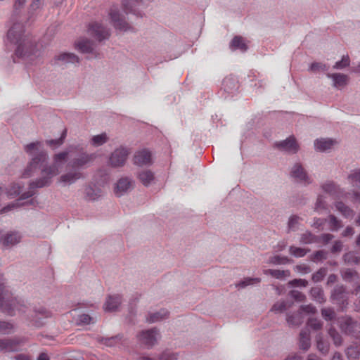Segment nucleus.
Returning <instances> with one entry per match:
<instances>
[{
  "mask_svg": "<svg viewBox=\"0 0 360 360\" xmlns=\"http://www.w3.org/2000/svg\"><path fill=\"white\" fill-rule=\"evenodd\" d=\"M222 88L229 94H233L239 88L238 82L232 77H227L222 82Z\"/></svg>",
  "mask_w": 360,
  "mask_h": 360,
  "instance_id": "20",
  "label": "nucleus"
},
{
  "mask_svg": "<svg viewBox=\"0 0 360 360\" xmlns=\"http://www.w3.org/2000/svg\"><path fill=\"white\" fill-rule=\"evenodd\" d=\"M337 323L341 331L346 335L354 337L359 332V324L357 321L353 319L349 316L338 318L337 319Z\"/></svg>",
  "mask_w": 360,
  "mask_h": 360,
  "instance_id": "5",
  "label": "nucleus"
},
{
  "mask_svg": "<svg viewBox=\"0 0 360 360\" xmlns=\"http://www.w3.org/2000/svg\"><path fill=\"white\" fill-rule=\"evenodd\" d=\"M159 335L157 328H151L142 330L137 335V338L141 345L147 348H150L157 343V337Z\"/></svg>",
  "mask_w": 360,
  "mask_h": 360,
  "instance_id": "8",
  "label": "nucleus"
},
{
  "mask_svg": "<svg viewBox=\"0 0 360 360\" xmlns=\"http://www.w3.org/2000/svg\"><path fill=\"white\" fill-rule=\"evenodd\" d=\"M341 275L346 282L358 283L359 280L358 273L353 269L347 268L341 270Z\"/></svg>",
  "mask_w": 360,
  "mask_h": 360,
  "instance_id": "27",
  "label": "nucleus"
},
{
  "mask_svg": "<svg viewBox=\"0 0 360 360\" xmlns=\"http://www.w3.org/2000/svg\"><path fill=\"white\" fill-rule=\"evenodd\" d=\"M229 49L232 51L239 50L242 53H245L248 49V46L245 42V39L239 35L235 36L229 44Z\"/></svg>",
  "mask_w": 360,
  "mask_h": 360,
  "instance_id": "18",
  "label": "nucleus"
},
{
  "mask_svg": "<svg viewBox=\"0 0 360 360\" xmlns=\"http://www.w3.org/2000/svg\"><path fill=\"white\" fill-rule=\"evenodd\" d=\"M321 189L326 193L339 198L345 195V191L333 181H327L321 186Z\"/></svg>",
  "mask_w": 360,
  "mask_h": 360,
  "instance_id": "15",
  "label": "nucleus"
},
{
  "mask_svg": "<svg viewBox=\"0 0 360 360\" xmlns=\"http://www.w3.org/2000/svg\"><path fill=\"white\" fill-rule=\"evenodd\" d=\"M0 305L1 310L10 316H13L15 311H24L23 305L20 304L15 297H13L10 290L5 285L3 276L0 274Z\"/></svg>",
  "mask_w": 360,
  "mask_h": 360,
  "instance_id": "4",
  "label": "nucleus"
},
{
  "mask_svg": "<svg viewBox=\"0 0 360 360\" xmlns=\"http://www.w3.org/2000/svg\"><path fill=\"white\" fill-rule=\"evenodd\" d=\"M329 224L332 231H336L342 226L341 220L338 219L335 215L330 214Z\"/></svg>",
  "mask_w": 360,
  "mask_h": 360,
  "instance_id": "49",
  "label": "nucleus"
},
{
  "mask_svg": "<svg viewBox=\"0 0 360 360\" xmlns=\"http://www.w3.org/2000/svg\"><path fill=\"white\" fill-rule=\"evenodd\" d=\"M326 209L327 202L325 200V197L323 195L319 194L316 198L314 210L316 212H320L322 210H326Z\"/></svg>",
  "mask_w": 360,
  "mask_h": 360,
  "instance_id": "48",
  "label": "nucleus"
},
{
  "mask_svg": "<svg viewBox=\"0 0 360 360\" xmlns=\"http://www.w3.org/2000/svg\"><path fill=\"white\" fill-rule=\"evenodd\" d=\"M40 141L32 142L24 147L25 151L32 157L30 163L22 174L23 177L31 176L37 170L41 169L42 176L30 183V188H39L49 186L53 176L59 174V167L67 160L69 150H65L53 156V163L48 165L49 155L47 152L41 149Z\"/></svg>",
  "mask_w": 360,
  "mask_h": 360,
  "instance_id": "1",
  "label": "nucleus"
},
{
  "mask_svg": "<svg viewBox=\"0 0 360 360\" xmlns=\"http://www.w3.org/2000/svg\"><path fill=\"white\" fill-rule=\"evenodd\" d=\"M328 77L333 81V86L337 89H342L347 85L349 77L342 73L328 74Z\"/></svg>",
  "mask_w": 360,
  "mask_h": 360,
  "instance_id": "19",
  "label": "nucleus"
},
{
  "mask_svg": "<svg viewBox=\"0 0 360 360\" xmlns=\"http://www.w3.org/2000/svg\"><path fill=\"white\" fill-rule=\"evenodd\" d=\"M88 33L99 41L108 39L110 37L109 30L96 22L89 24Z\"/></svg>",
  "mask_w": 360,
  "mask_h": 360,
  "instance_id": "10",
  "label": "nucleus"
},
{
  "mask_svg": "<svg viewBox=\"0 0 360 360\" xmlns=\"http://www.w3.org/2000/svg\"><path fill=\"white\" fill-rule=\"evenodd\" d=\"M335 143L331 139H317L314 141V148L317 151L326 152L332 148Z\"/></svg>",
  "mask_w": 360,
  "mask_h": 360,
  "instance_id": "22",
  "label": "nucleus"
},
{
  "mask_svg": "<svg viewBox=\"0 0 360 360\" xmlns=\"http://www.w3.org/2000/svg\"><path fill=\"white\" fill-rule=\"evenodd\" d=\"M350 64V60L348 55L343 56L341 60L337 61L333 68H348Z\"/></svg>",
  "mask_w": 360,
  "mask_h": 360,
  "instance_id": "59",
  "label": "nucleus"
},
{
  "mask_svg": "<svg viewBox=\"0 0 360 360\" xmlns=\"http://www.w3.org/2000/svg\"><path fill=\"white\" fill-rule=\"evenodd\" d=\"M22 239V235L17 231L0 232V243L5 248H11L18 244Z\"/></svg>",
  "mask_w": 360,
  "mask_h": 360,
  "instance_id": "11",
  "label": "nucleus"
},
{
  "mask_svg": "<svg viewBox=\"0 0 360 360\" xmlns=\"http://www.w3.org/2000/svg\"><path fill=\"white\" fill-rule=\"evenodd\" d=\"M266 274H269L272 277L277 279H282L288 277L290 275L289 270H279V269H267L265 271Z\"/></svg>",
  "mask_w": 360,
  "mask_h": 360,
  "instance_id": "39",
  "label": "nucleus"
},
{
  "mask_svg": "<svg viewBox=\"0 0 360 360\" xmlns=\"http://www.w3.org/2000/svg\"><path fill=\"white\" fill-rule=\"evenodd\" d=\"M300 348L303 350H308L311 346L310 333L308 328L301 330L300 333Z\"/></svg>",
  "mask_w": 360,
  "mask_h": 360,
  "instance_id": "28",
  "label": "nucleus"
},
{
  "mask_svg": "<svg viewBox=\"0 0 360 360\" xmlns=\"http://www.w3.org/2000/svg\"><path fill=\"white\" fill-rule=\"evenodd\" d=\"M34 199H32V200H30L29 201H27L25 202H23V203L17 202L15 201V202L8 204V205L4 207L0 210V212L1 213H6V212L11 211V210H13L14 207L22 206V205H32V204H34Z\"/></svg>",
  "mask_w": 360,
  "mask_h": 360,
  "instance_id": "45",
  "label": "nucleus"
},
{
  "mask_svg": "<svg viewBox=\"0 0 360 360\" xmlns=\"http://www.w3.org/2000/svg\"><path fill=\"white\" fill-rule=\"evenodd\" d=\"M327 274V269L321 268L316 272L312 274V280L315 283L321 281Z\"/></svg>",
  "mask_w": 360,
  "mask_h": 360,
  "instance_id": "52",
  "label": "nucleus"
},
{
  "mask_svg": "<svg viewBox=\"0 0 360 360\" xmlns=\"http://www.w3.org/2000/svg\"><path fill=\"white\" fill-rule=\"evenodd\" d=\"M22 186L18 184L13 183L10 185V186L7 188V195L10 198H14L20 195L21 192Z\"/></svg>",
  "mask_w": 360,
  "mask_h": 360,
  "instance_id": "44",
  "label": "nucleus"
},
{
  "mask_svg": "<svg viewBox=\"0 0 360 360\" xmlns=\"http://www.w3.org/2000/svg\"><path fill=\"white\" fill-rule=\"evenodd\" d=\"M274 146L279 150L288 154H295L300 150V146L295 138L292 136H289L285 140L276 142Z\"/></svg>",
  "mask_w": 360,
  "mask_h": 360,
  "instance_id": "9",
  "label": "nucleus"
},
{
  "mask_svg": "<svg viewBox=\"0 0 360 360\" xmlns=\"http://www.w3.org/2000/svg\"><path fill=\"white\" fill-rule=\"evenodd\" d=\"M321 315L326 321H333L336 318V314L332 308H323Z\"/></svg>",
  "mask_w": 360,
  "mask_h": 360,
  "instance_id": "51",
  "label": "nucleus"
},
{
  "mask_svg": "<svg viewBox=\"0 0 360 360\" xmlns=\"http://www.w3.org/2000/svg\"><path fill=\"white\" fill-rule=\"evenodd\" d=\"M343 260L348 264H358L360 263V254L355 252H349L343 255Z\"/></svg>",
  "mask_w": 360,
  "mask_h": 360,
  "instance_id": "38",
  "label": "nucleus"
},
{
  "mask_svg": "<svg viewBox=\"0 0 360 360\" xmlns=\"http://www.w3.org/2000/svg\"><path fill=\"white\" fill-rule=\"evenodd\" d=\"M319 242V237L310 231H306L300 236V243L302 245L311 244Z\"/></svg>",
  "mask_w": 360,
  "mask_h": 360,
  "instance_id": "37",
  "label": "nucleus"
},
{
  "mask_svg": "<svg viewBox=\"0 0 360 360\" xmlns=\"http://www.w3.org/2000/svg\"><path fill=\"white\" fill-rule=\"evenodd\" d=\"M151 153L143 149L136 153L134 157V163L139 167L150 165L152 164Z\"/></svg>",
  "mask_w": 360,
  "mask_h": 360,
  "instance_id": "16",
  "label": "nucleus"
},
{
  "mask_svg": "<svg viewBox=\"0 0 360 360\" xmlns=\"http://www.w3.org/2000/svg\"><path fill=\"white\" fill-rule=\"evenodd\" d=\"M343 244L340 240H335L333 245L330 252L333 254L339 253L342 250Z\"/></svg>",
  "mask_w": 360,
  "mask_h": 360,
  "instance_id": "62",
  "label": "nucleus"
},
{
  "mask_svg": "<svg viewBox=\"0 0 360 360\" xmlns=\"http://www.w3.org/2000/svg\"><path fill=\"white\" fill-rule=\"evenodd\" d=\"M119 340H120V338L118 337V335H115L110 338H101L99 341L106 346L112 347Z\"/></svg>",
  "mask_w": 360,
  "mask_h": 360,
  "instance_id": "55",
  "label": "nucleus"
},
{
  "mask_svg": "<svg viewBox=\"0 0 360 360\" xmlns=\"http://www.w3.org/2000/svg\"><path fill=\"white\" fill-rule=\"evenodd\" d=\"M309 251V249L298 248L293 245H291L289 248L290 254L294 256L295 257H302L305 256L307 253Z\"/></svg>",
  "mask_w": 360,
  "mask_h": 360,
  "instance_id": "43",
  "label": "nucleus"
},
{
  "mask_svg": "<svg viewBox=\"0 0 360 360\" xmlns=\"http://www.w3.org/2000/svg\"><path fill=\"white\" fill-rule=\"evenodd\" d=\"M84 195L87 200L94 201L103 195V191L96 185H89L85 188Z\"/></svg>",
  "mask_w": 360,
  "mask_h": 360,
  "instance_id": "21",
  "label": "nucleus"
},
{
  "mask_svg": "<svg viewBox=\"0 0 360 360\" xmlns=\"http://www.w3.org/2000/svg\"><path fill=\"white\" fill-rule=\"evenodd\" d=\"M289 285L292 286H301L306 287L308 285V281L305 279L295 278L289 282Z\"/></svg>",
  "mask_w": 360,
  "mask_h": 360,
  "instance_id": "61",
  "label": "nucleus"
},
{
  "mask_svg": "<svg viewBox=\"0 0 360 360\" xmlns=\"http://www.w3.org/2000/svg\"><path fill=\"white\" fill-rule=\"evenodd\" d=\"M138 360H177V354L174 353H162L158 357L143 356L139 357Z\"/></svg>",
  "mask_w": 360,
  "mask_h": 360,
  "instance_id": "36",
  "label": "nucleus"
},
{
  "mask_svg": "<svg viewBox=\"0 0 360 360\" xmlns=\"http://www.w3.org/2000/svg\"><path fill=\"white\" fill-rule=\"evenodd\" d=\"M77 321L79 325H86L94 323V319L86 314L79 315Z\"/></svg>",
  "mask_w": 360,
  "mask_h": 360,
  "instance_id": "53",
  "label": "nucleus"
},
{
  "mask_svg": "<svg viewBox=\"0 0 360 360\" xmlns=\"http://www.w3.org/2000/svg\"><path fill=\"white\" fill-rule=\"evenodd\" d=\"M109 15L115 29L124 32L131 29L117 10L110 9Z\"/></svg>",
  "mask_w": 360,
  "mask_h": 360,
  "instance_id": "13",
  "label": "nucleus"
},
{
  "mask_svg": "<svg viewBox=\"0 0 360 360\" xmlns=\"http://www.w3.org/2000/svg\"><path fill=\"white\" fill-rule=\"evenodd\" d=\"M76 48L84 53H90L94 51V43L87 39H82L76 44Z\"/></svg>",
  "mask_w": 360,
  "mask_h": 360,
  "instance_id": "29",
  "label": "nucleus"
},
{
  "mask_svg": "<svg viewBox=\"0 0 360 360\" xmlns=\"http://www.w3.org/2000/svg\"><path fill=\"white\" fill-rule=\"evenodd\" d=\"M319 237V242L321 241L324 244H328L331 240L334 238V236L330 233H323Z\"/></svg>",
  "mask_w": 360,
  "mask_h": 360,
  "instance_id": "63",
  "label": "nucleus"
},
{
  "mask_svg": "<svg viewBox=\"0 0 360 360\" xmlns=\"http://www.w3.org/2000/svg\"><path fill=\"white\" fill-rule=\"evenodd\" d=\"M310 295L311 298L319 303H323L326 302L324 292L322 288L316 286L311 288L310 290Z\"/></svg>",
  "mask_w": 360,
  "mask_h": 360,
  "instance_id": "33",
  "label": "nucleus"
},
{
  "mask_svg": "<svg viewBox=\"0 0 360 360\" xmlns=\"http://www.w3.org/2000/svg\"><path fill=\"white\" fill-rule=\"evenodd\" d=\"M300 220L301 218L297 215L290 216L288 222V231H295Z\"/></svg>",
  "mask_w": 360,
  "mask_h": 360,
  "instance_id": "47",
  "label": "nucleus"
},
{
  "mask_svg": "<svg viewBox=\"0 0 360 360\" xmlns=\"http://www.w3.org/2000/svg\"><path fill=\"white\" fill-rule=\"evenodd\" d=\"M292 304V302L285 301L277 302L273 305L271 310L275 313H282L289 309Z\"/></svg>",
  "mask_w": 360,
  "mask_h": 360,
  "instance_id": "41",
  "label": "nucleus"
},
{
  "mask_svg": "<svg viewBox=\"0 0 360 360\" xmlns=\"http://www.w3.org/2000/svg\"><path fill=\"white\" fill-rule=\"evenodd\" d=\"M168 316L169 311L165 309H162L158 311L150 313L147 316L146 320L148 323H155L167 319Z\"/></svg>",
  "mask_w": 360,
  "mask_h": 360,
  "instance_id": "31",
  "label": "nucleus"
},
{
  "mask_svg": "<svg viewBox=\"0 0 360 360\" xmlns=\"http://www.w3.org/2000/svg\"><path fill=\"white\" fill-rule=\"evenodd\" d=\"M131 182L128 178H121L115 187V194L116 196L120 197L127 193L131 189Z\"/></svg>",
  "mask_w": 360,
  "mask_h": 360,
  "instance_id": "17",
  "label": "nucleus"
},
{
  "mask_svg": "<svg viewBox=\"0 0 360 360\" xmlns=\"http://www.w3.org/2000/svg\"><path fill=\"white\" fill-rule=\"evenodd\" d=\"M290 259L285 256L276 255L270 258V263L274 264H282L290 262Z\"/></svg>",
  "mask_w": 360,
  "mask_h": 360,
  "instance_id": "56",
  "label": "nucleus"
},
{
  "mask_svg": "<svg viewBox=\"0 0 360 360\" xmlns=\"http://www.w3.org/2000/svg\"><path fill=\"white\" fill-rule=\"evenodd\" d=\"M335 207L345 218L351 217L353 215V210L342 201H336Z\"/></svg>",
  "mask_w": 360,
  "mask_h": 360,
  "instance_id": "35",
  "label": "nucleus"
},
{
  "mask_svg": "<svg viewBox=\"0 0 360 360\" xmlns=\"http://www.w3.org/2000/svg\"><path fill=\"white\" fill-rule=\"evenodd\" d=\"M322 322L317 319H309L307 321V326L314 329V330H319L322 328Z\"/></svg>",
  "mask_w": 360,
  "mask_h": 360,
  "instance_id": "57",
  "label": "nucleus"
},
{
  "mask_svg": "<svg viewBox=\"0 0 360 360\" xmlns=\"http://www.w3.org/2000/svg\"><path fill=\"white\" fill-rule=\"evenodd\" d=\"M289 295L298 302H303L306 298V296L303 293L296 290L290 291Z\"/></svg>",
  "mask_w": 360,
  "mask_h": 360,
  "instance_id": "60",
  "label": "nucleus"
},
{
  "mask_svg": "<svg viewBox=\"0 0 360 360\" xmlns=\"http://www.w3.org/2000/svg\"><path fill=\"white\" fill-rule=\"evenodd\" d=\"M129 151L127 148L121 147L114 150L110 157V163L112 167H118L124 165Z\"/></svg>",
  "mask_w": 360,
  "mask_h": 360,
  "instance_id": "12",
  "label": "nucleus"
},
{
  "mask_svg": "<svg viewBox=\"0 0 360 360\" xmlns=\"http://www.w3.org/2000/svg\"><path fill=\"white\" fill-rule=\"evenodd\" d=\"M328 334L330 337L333 340V343L336 346H340L342 345V338L340 334L333 328L331 327L328 330Z\"/></svg>",
  "mask_w": 360,
  "mask_h": 360,
  "instance_id": "46",
  "label": "nucleus"
},
{
  "mask_svg": "<svg viewBox=\"0 0 360 360\" xmlns=\"http://www.w3.org/2000/svg\"><path fill=\"white\" fill-rule=\"evenodd\" d=\"M53 65L60 66L73 65L76 66L79 65V58L72 53H63L54 58Z\"/></svg>",
  "mask_w": 360,
  "mask_h": 360,
  "instance_id": "14",
  "label": "nucleus"
},
{
  "mask_svg": "<svg viewBox=\"0 0 360 360\" xmlns=\"http://www.w3.org/2000/svg\"><path fill=\"white\" fill-rule=\"evenodd\" d=\"M290 176L296 182L309 185L312 183V180L309 176L307 172L300 162H295L290 171Z\"/></svg>",
  "mask_w": 360,
  "mask_h": 360,
  "instance_id": "7",
  "label": "nucleus"
},
{
  "mask_svg": "<svg viewBox=\"0 0 360 360\" xmlns=\"http://www.w3.org/2000/svg\"><path fill=\"white\" fill-rule=\"evenodd\" d=\"M300 311H302V314L303 312H306L308 314H314L316 311V309L315 307H314L313 305L309 304L301 306Z\"/></svg>",
  "mask_w": 360,
  "mask_h": 360,
  "instance_id": "64",
  "label": "nucleus"
},
{
  "mask_svg": "<svg viewBox=\"0 0 360 360\" xmlns=\"http://www.w3.org/2000/svg\"><path fill=\"white\" fill-rule=\"evenodd\" d=\"M7 37L9 41L18 45L13 61L25 65H39V53L35 51L34 46L31 44L25 35L24 25L20 22H15L8 31Z\"/></svg>",
  "mask_w": 360,
  "mask_h": 360,
  "instance_id": "3",
  "label": "nucleus"
},
{
  "mask_svg": "<svg viewBox=\"0 0 360 360\" xmlns=\"http://www.w3.org/2000/svg\"><path fill=\"white\" fill-rule=\"evenodd\" d=\"M108 138L107 134L105 133H102L101 134L94 136L91 139V142L94 146L97 147L103 145L108 141Z\"/></svg>",
  "mask_w": 360,
  "mask_h": 360,
  "instance_id": "42",
  "label": "nucleus"
},
{
  "mask_svg": "<svg viewBox=\"0 0 360 360\" xmlns=\"http://www.w3.org/2000/svg\"><path fill=\"white\" fill-rule=\"evenodd\" d=\"M331 299L341 311H344L348 305V292L346 288L341 285H336L331 292Z\"/></svg>",
  "mask_w": 360,
  "mask_h": 360,
  "instance_id": "6",
  "label": "nucleus"
},
{
  "mask_svg": "<svg viewBox=\"0 0 360 360\" xmlns=\"http://www.w3.org/2000/svg\"><path fill=\"white\" fill-rule=\"evenodd\" d=\"M69 148L72 155L67 167L70 171L62 174L58 179V182L63 186L72 185L77 181L84 179V176L82 171L93 165L97 158L95 153H88L79 144L71 145Z\"/></svg>",
  "mask_w": 360,
  "mask_h": 360,
  "instance_id": "2",
  "label": "nucleus"
},
{
  "mask_svg": "<svg viewBox=\"0 0 360 360\" xmlns=\"http://www.w3.org/2000/svg\"><path fill=\"white\" fill-rule=\"evenodd\" d=\"M347 180L352 188L360 190V168L352 169L347 175Z\"/></svg>",
  "mask_w": 360,
  "mask_h": 360,
  "instance_id": "24",
  "label": "nucleus"
},
{
  "mask_svg": "<svg viewBox=\"0 0 360 360\" xmlns=\"http://www.w3.org/2000/svg\"><path fill=\"white\" fill-rule=\"evenodd\" d=\"M345 354L349 359H360V348L357 345V342H353L352 345L348 347L345 350Z\"/></svg>",
  "mask_w": 360,
  "mask_h": 360,
  "instance_id": "34",
  "label": "nucleus"
},
{
  "mask_svg": "<svg viewBox=\"0 0 360 360\" xmlns=\"http://www.w3.org/2000/svg\"><path fill=\"white\" fill-rule=\"evenodd\" d=\"M261 279L259 278H245L243 281H240L236 286L244 288L248 285L259 283Z\"/></svg>",
  "mask_w": 360,
  "mask_h": 360,
  "instance_id": "50",
  "label": "nucleus"
},
{
  "mask_svg": "<svg viewBox=\"0 0 360 360\" xmlns=\"http://www.w3.org/2000/svg\"><path fill=\"white\" fill-rule=\"evenodd\" d=\"M18 342L12 339L0 340V352H11L18 350Z\"/></svg>",
  "mask_w": 360,
  "mask_h": 360,
  "instance_id": "25",
  "label": "nucleus"
},
{
  "mask_svg": "<svg viewBox=\"0 0 360 360\" xmlns=\"http://www.w3.org/2000/svg\"><path fill=\"white\" fill-rule=\"evenodd\" d=\"M34 319H35V325L37 326H41L44 323L41 321L44 318L51 317V313L43 307L35 308Z\"/></svg>",
  "mask_w": 360,
  "mask_h": 360,
  "instance_id": "26",
  "label": "nucleus"
},
{
  "mask_svg": "<svg viewBox=\"0 0 360 360\" xmlns=\"http://www.w3.org/2000/svg\"><path fill=\"white\" fill-rule=\"evenodd\" d=\"M139 181L145 186H149L155 179L153 172L148 169L141 170L138 173Z\"/></svg>",
  "mask_w": 360,
  "mask_h": 360,
  "instance_id": "32",
  "label": "nucleus"
},
{
  "mask_svg": "<svg viewBox=\"0 0 360 360\" xmlns=\"http://www.w3.org/2000/svg\"><path fill=\"white\" fill-rule=\"evenodd\" d=\"M122 297L119 295H110L104 305L105 311H115L121 304Z\"/></svg>",
  "mask_w": 360,
  "mask_h": 360,
  "instance_id": "23",
  "label": "nucleus"
},
{
  "mask_svg": "<svg viewBox=\"0 0 360 360\" xmlns=\"http://www.w3.org/2000/svg\"><path fill=\"white\" fill-rule=\"evenodd\" d=\"M316 340L318 350L324 355L327 354L329 351V344L323 340L321 335H316Z\"/></svg>",
  "mask_w": 360,
  "mask_h": 360,
  "instance_id": "40",
  "label": "nucleus"
},
{
  "mask_svg": "<svg viewBox=\"0 0 360 360\" xmlns=\"http://www.w3.org/2000/svg\"><path fill=\"white\" fill-rule=\"evenodd\" d=\"M303 316L300 311L292 314H288L286 317L288 324L292 327H296L301 325L303 322Z\"/></svg>",
  "mask_w": 360,
  "mask_h": 360,
  "instance_id": "30",
  "label": "nucleus"
},
{
  "mask_svg": "<svg viewBox=\"0 0 360 360\" xmlns=\"http://www.w3.org/2000/svg\"><path fill=\"white\" fill-rule=\"evenodd\" d=\"M13 330V325L12 323L4 321H0V334L6 335L9 334L11 333Z\"/></svg>",
  "mask_w": 360,
  "mask_h": 360,
  "instance_id": "54",
  "label": "nucleus"
},
{
  "mask_svg": "<svg viewBox=\"0 0 360 360\" xmlns=\"http://www.w3.org/2000/svg\"><path fill=\"white\" fill-rule=\"evenodd\" d=\"M327 259V252L324 250L316 251L311 256L313 262L322 261Z\"/></svg>",
  "mask_w": 360,
  "mask_h": 360,
  "instance_id": "58",
  "label": "nucleus"
}]
</instances>
